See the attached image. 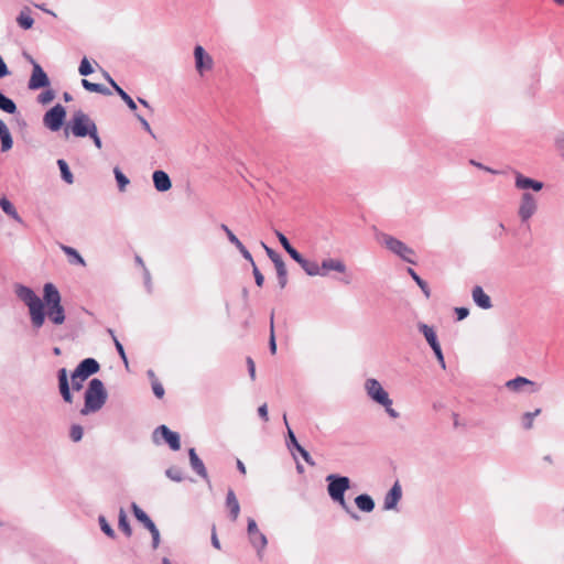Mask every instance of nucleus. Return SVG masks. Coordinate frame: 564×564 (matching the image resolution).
Returning <instances> with one entry per match:
<instances>
[{"label":"nucleus","instance_id":"f257e3e1","mask_svg":"<svg viewBox=\"0 0 564 564\" xmlns=\"http://www.w3.org/2000/svg\"><path fill=\"white\" fill-rule=\"evenodd\" d=\"M14 292L15 295L28 306L32 327L36 330L42 328L45 324L43 301L31 288L23 284L17 283L14 285Z\"/></svg>","mask_w":564,"mask_h":564},{"label":"nucleus","instance_id":"f03ea898","mask_svg":"<svg viewBox=\"0 0 564 564\" xmlns=\"http://www.w3.org/2000/svg\"><path fill=\"white\" fill-rule=\"evenodd\" d=\"M107 397L108 394L104 382L98 378L91 379L85 391V402L83 409L80 410V414L88 415L99 411L105 405Z\"/></svg>","mask_w":564,"mask_h":564},{"label":"nucleus","instance_id":"7ed1b4c3","mask_svg":"<svg viewBox=\"0 0 564 564\" xmlns=\"http://www.w3.org/2000/svg\"><path fill=\"white\" fill-rule=\"evenodd\" d=\"M327 481V491L332 500L339 503V506L348 512L354 519H359V517L350 511V508L345 501V492L350 487V480L346 476H339L336 474H330L326 477Z\"/></svg>","mask_w":564,"mask_h":564},{"label":"nucleus","instance_id":"20e7f679","mask_svg":"<svg viewBox=\"0 0 564 564\" xmlns=\"http://www.w3.org/2000/svg\"><path fill=\"white\" fill-rule=\"evenodd\" d=\"M365 390L367 395L376 403L380 404L384 408L387 414L392 419H398L400 416L399 412H397L392 408V400L389 397V393L383 389L381 383L375 379L369 378L365 382Z\"/></svg>","mask_w":564,"mask_h":564},{"label":"nucleus","instance_id":"39448f33","mask_svg":"<svg viewBox=\"0 0 564 564\" xmlns=\"http://www.w3.org/2000/svg\"><path fill=\"white\" fill-rule=\"evenodd\" d=\"M95 127L96 123L87 113L82 110H77L73 113L72 119L67 122L64 132L66 137H68L69 132H72L77 138H85Z\"/></svg>","mask_w":564,"mask_h":564},{"label":"nucleus","instance_id":"423d86ee","mask_svg":"<svg viewBox=\"0 0 564 564\" xmlns=\"http://www.w3.org/2000/svg\"><path fill=\"white\" fill-rule=\"evenodd\" d=\"M378 239L389 251L400 257L403 261L415 264L413 259L414 250L406 246L403 241L388 234H380Z\"/></svg>","mask_w":564,"mask_h":564},{"label":"nucleus","instance_id":"0eeeda50","mask_svg":"<svg viewBox=\"0 0 564 564\" xmlns=\"http://www.w3.org/2000/svg\"><path fill=\"white\" fill-rule=\"evenodd\" d=\"M248 538L251 545L257 550L259 558H262V552L268 545L267 536L258 529V524L254 519H248L247 527Z\"/></svg>","mask_w":564,"mask_h":564},{"label":"nucleus","instance_id":"6e6552de","mask_svg":"<svg viewBox=\"0 0 564 564\" xmlns=\"http://www.w3.org/2000/svg\"><path fill=\"white\" fill-rule=\"evenodd\" d=\"M65 116V108L57 104L44 115L43 122L50 130L57 131L63 126Z\"/></svg>","mask_w":564,"mask_h":564},{"label":"nucleus","instance_id":"1a4fd4ad","mask_svg":"<svg viewBox=\"0 0 564 564\" xmlns=\"http://www.w3.org/2000/svg\"><path fill=\"white\" fill-rule=\"evenodd\" d=\"M538 209L535 197L531 193H523L521 196L518 215L521 221H528Z\"/></svg>","mask_w":564,"mask_h":564},{"label":"nucleus","instance_id":"9d476101","mask_svg":"<svg viewBox=\"0 0 564 564\" xmlns=\"http://www.w3.org/2000/svg\"><path fill=\"white\" fill-rule=\"evenodd\" d=\"M162 437L173 451H178L181 447L180 435L176 432L171 431L165 425L158 426L153 432V441L159 443V438Z\"/></svg>","mask_w":564,"mask_h":564},{"label":"nucleus","instance_id":"9b49d317","mask_svg":"<svg viewBox=\"0 0 564 564\" xmlns=\"http://www.w3.org/2000/svg\"><path fill=\"white\" fill-rule=\"evenodd\" d=\"M30 62L33 65V70L31 78L29 80V88L32 90H36L40 88H44L50 85L48 77L46 73L43 70L40 64H37L32 57H29Z\"/></svg>","mask_w":564,"mask_h":564},{"label":"nucleus","instance_id":"f8f14e48","mask_svg":"<svg viewBox=\"0 0 564 564\" xmlns=\"http://www.w3.org/2000/svg\"><path fill=\"white\" fill-rule=\"evenodd\" d=\"M195 68L203 75L204 72L210 70L214 66L213 57L206 53L203 46L196 45L194 48Z\"/></svg>","mask_w":564,"mask_h":564},{"label":"nucleus","instance_id":"ddd939ff","mask_svg":"<svg viewBox=\"0 0 564 564\" xmlns=\"http://www.w3.org/2000/svg\"><path fill=\"white\" fill-rule=\"evenodd\" d=\"M100 369L98 361L94 358H86L82 360L75 368V377H80V380H86L90 376L97 373Z\"/></svg>","mask_w":564,"mask_h":564},{"label":"nucleus","instance_id":"4468645a","mask_svg":"<svg viewBox=\"0 0 564 564\" xmlns=\"http://www.w3.org/2000/svg\"><path fill=\"white\" fill-rule=\"evenodd\" d=\"M514 185L518 189H532L534 192H540L544 186L542 182L524 176L517 171L514 172Z\"/></svg>","mask_w":564,"mask_h":564},{"label":"nucleus","instance_id":"2eb2a0df","mask_svg":"<svg viewBox=\"0 0 564 564\" xmlns=\"http://www.w3.org/2000/svg\"><path fill=\"white\" fill-rule=\"evenodd\" d=\"M44 308L62 304V297L57 288L52 283H46L43 288Z\"/></svg>","mask_w":564,"mask_h":564},{"label":"nucleus","instance_id":"dca6fc26","mask_svg":"<svg viewBox=\"0 0 564 564\" xmlns=\"http://www.w3.org/2000/svg\"><path fill=\"white\" fill-rule=\"evenodd\" d=\"M402 497V489L400 484L397 481L391 489L387 492L383 500V509L392 510L397 507L398 502Z\"/></svg>","mask_w":564,"mask_h":564},{"label":"nucleus","instance_id":"f3484780","mask_svg":"<svg viewBox=\"0 0 564 564\" xmlns=\"http://www.w3.org/2000/svg\"><path fill=\"white\" fill-rule=\"evenodd\" d=\"M346 270H347L346 264L344 263V261H341L339 259L327 258V259H324L321 263V271H322L321 276L328 275L329 271L345 273Z\"/></svg>","mask_w":564,"mask_h":564},{"label":"nucleus","instance_id":"a211bd4d","mask_svg":"<svg viewBox=\"0 0 564 564\" xmlns=\"http://www.w3.org/2000/svg\"><path fill=\"white\" fill-rule=\"evenodd\" d=\"M59 393L66 403L73 402V395L69 389V382L67 371L65 368H61L57 372Z\"/></svg>","mask_w":564,"mask_h":564},{"label":"nucleus","instance_id":"6ab92c4d","mask_svg":"<svg viewBox=\"0 0 564 564\" xmlns=\"http://www.w3.org/2000/svg\"><path fill=\"white\" fill-rule=\"evenodd\" d=\"M54 325H62L66 319L65 310L62 304L47 307L45 310V318Z\"/></svg>","mask_w":564,"mask_h":564},{"label":"nucleus","instance_id":"aec40b11","mask_svg":"<svg viewBox=\"0 0 564 564\" xmlns=\"http://www.w3.org/2000/svg\"><path fill=\"white\" fill-rule=\"evenodd\" d=\"M188 456H189V464H191L192 469L198 476H200L202 478L207 480L208 479V474H207L206 467H205L203 460L196 454L195 448H189L188 449Z\"/></svg>","mask_w":564,"mask_h":564},{"label":"nucleus","instance_id":"412c9836","mask_svg":"<svg viewBox=\"0 0 564 564\" xmlns=\"http://www.w3.org/2000/svg\"><path fill=\"white\" fill-rule=\"evenodd\" d=\"M153 184L156 191L166 192L172 187L170 176L164 171L158 170L152 175Z\"/></svg>","mask_w":564,"mask_h":564},{"label":"nucleus","instance_id":"4be33fe9","mask_svg":"<svg viewBox=\"0 0 564 564\" xmlns=\"http://www.w3.org/2000/svg\"><path fill=\"white\" fill-rule=\"evenodd\" d=\"M471 296L474 302L482 310H489L492 307L489 295L485 293L481 286L476 285L473 288Z\"/></svg>","mask_w":564,"mask_h":564},{"label":"nucleus","instance_id":"5701e85b","mask_svg":"<svg viewBox=\"0 0 564 564\" xmlns=\"http://www.w3.org/2000/svg\"><path fill=\"white\" fill-rule=\"evenodd\" d=\"M226 506L229 509L230 519L236 521L240 513V505L232 489L227 492Z\"/></svg>","mask_w":564,"mask_h":564},{"label":"nucleus","instance_id":"b1692460","mask_svg":"<svg viewBox=\"0 0 564 564\" xmlns=\"http://www.w3.org/2000/svg\"><path fill=\"white\" fill-rule=\"evenodd\" d=\"M355 503L357 508L364 512H371L375 509V501L367 494L357 496L355 498Z\"/></svg>","mask_w":564,"mask_h":564},{"label":"nucleus","instance_id":"393cba45","mask_svg":"<svg viewBox=\"0 0 564 564\" xmlns=\"http://www.w3.org/2000/svg\"><path fill=\"white\" fill-rule=\"evenodd\" d=\"M0 207L1 209L11 218H13L17 223L22 224L23 220L20 217L19 213L17 212L14 205L7 198L1 197L0 198Z\"/></svg>","mask_w":564,"mask_h":564},{"label":"nucleus","instance_id":"a878e982","mask_svg":"<svg viewBox=\"0 0 564 564\" xmlns=\"http://www.w3.org/2000/svg\"><path fill=\"white\" fill-rule=\"evenodd\" d=\"M419 330L423 334V336L425 337V339L429 343V345L431 346V348L440 345V343L437 340L436 333L433 329V327H431L424 323H420Z\"/></svg>","mask_w":564,"mask_h":564},{"label":"nucleus","instance_id":"bb28decb","mask_svg":"<svg viewBox=\"0 0 564 564\" xmlns=\"http://www.w3.org/2000/svg\"><path fill=\"white\" fill-rule=\"evenodd\" d=\"M132 511L137 520L140 521L147 529L155 524L137 503H132Z\"/></svg>","mask_w":564,"mask_h":564},{"label":"nucleus","instance_id":"cd10ccee","mask_svg":"<svg viewBox=\"0 0 564 564\" xmlns=\"http://www.w3.org/2000/svg\"><path fill=\"white\" fill-rule=\"evenodd\" d=\"M111 86L115 91L121 97V99L126 102L130 110H137V104L134 100L115 82L111 80Z\"/></svg>","mask_w":564,"mask_h":564},{"label":"nucleus","instance_id":"c85d7f7f","mask_svg":"<svg viewBox=\"0 0 564 564\" xmlns=\"http://www.w3.org/2000/svg\"><path fill=\"white\" fill-rule=\"evenodd\" d=\"M301 268L305 271V273L310 276H321V264H318L316 261H311L307 259H304V261L300 264Z\"/></svg>","mask_w":564,"mask_h":564},{"label":"nucleus","instance_id":"c756f323","mask_svg":"<svg viewBox=\"0 0 564 564\" xmlns=\"http://www.w3.org/2000/svg\"><path fill=\"white\" fill-rule=\"evenodd\" d=\"M62 250L65 254L69 257V262L73 264H79L85 267L86 262L84 258L78 253V251L72 247L68 246H62Z\"/></svg>","mask_w":564,"mask_h":564},{"label":"nucleus","instance_id":"7c9ffc66","mask_svg":"<svg viewBox=\"0 0 564 564\" xmlns=\"http://www.w3.org/2000/svg\"><path fill=\"white\" fill-rule=\"evenodd\" d=\"M0 109L10 115L17 112L15 102L11 98L7 97L2 91H0Z\"/></svg>","mask_w":564,"mask_h":564},{"label":"nucleus","instance_id":"2f4dec72","mask_svg":"<svg viewBox=\"0 0 564 564\" xmlns=\"http://www.w3.org/2000/svg\"><path fill=\"white\" fill-rule=\"evenodd\" d=\"M82 85L88 91L98 93L101 95H110V90L101 84H96L87 79H82Z\"/></svg>","mask_w":564,"mask_h":564},{"label":"nucleus","instance_id":"473e14b6","mask_svg":"<svg viewBox=\"0 0 564 564\" xmlns=\"http://www.w3.org/2000/svg\"><path fill=\"white\" fill-rule=\"evenodd\" d=\"M276 271L278 282L281 289H284L288 283V271L284 261L274 264Z\"/></svg>","mask_w":564,"mask_h":564},{"label":"nucleus","instance_id":"72a5a7b5","mask_svg":"<svg viewBox=\"0 0 564 564\" xmlns=\"http://www.w3.org/2000/svg\"><path fill=\"white\" fill-rule=\"evenodd\" d=\"M528 384H533V382L524 377H517L506 382V387L512 391H520L522 387Z\"/></svg>","mask_w":564,"mask_h":564},{"label":"nucleus","instance_id":"f704fd0d","mask_svg":"<svg viewBox=\"0 0 564 564\" xmlns=\"http://www.w3.org/2000/svg\"><path fill=\"white\" fill-rule=\"evenodd\" d=\"M118 527L127 536H131L132 530L128 521L127 513L122 508L119 510Z\"/></svg>","mask_w":564,"mask_h":564},{"label":"nucleus","instance_id":"c9c22d12","mask_svg":"<svg viewBox=\"0 0 564 564\" xmlns=\"http://www.w3.org/2000/svg\"><path fill=\"white\" fill-rule=\"evenodd\" d=\"M57 165L59 167V171H61V175H62V178L67 183V184H72L74 182V177H73V174L68 167V164L66 163L65 160L63 159H59L57 160Z\"/></svg>","mask_w":564,"mask_h":564},{"label":"nucleus","instance_id":"e433bc0d","mask_svg":"<svg viewBox=\"0 0 564 564\" xmlns=\"http://www.w3.org/2000/svg\"><path fill=\"white\" fill-rule=\"evenodd\" d=\"M113 174L120 192H124L127 185L130 183L129 178L121 172L119 167L113 169Z\"/></svg>","mask_w":564,"mask_h":564},{"label":"nucleus","instance_id":"4c0bfd02","mask_svg":"<svg viewBox=\"0 0 564 564\" xmlns=\"http://www.w3.org/2000/svg\"><path fill=\"white\" fill-rule=\"evenodd\" d=\"M17 22L22 29L29 30L33 26L34 20L29 13L21 11L17 18Z\"/></svg>","mask_w":564,"mask_h":564},{"label":"nucleus","instance_id":"58836bf2","mask_svg":"<svg viewBox=\"0 0 564 564\" xmlns=\"http://www.w3.org/2000/svg\"><path fill=\"white\" fill-rule=\"evenodd\" d=\"M408 273L412 276V279L416 282V284L420 286V289L424 292L426 297H429L430 296V288H429L427 283L424 280H422L412 268H408Z\"/></svg>","mask_w":564,"mask_h":564},{"label":"nucleus","instance_id":"ea45409f","mask_svg":"<svg viewBox=\"0 0 564 564\" xmlns=\"http://www.w3.org/2000/svg\"><path fill=\"white\" fill-rule=\"evenodd\" d=\"M165 475L173 481L181 482L184 479L181 468L172 466L165 470Z\"/></svg>","mask_w":564,"mask_h":564},{"label":"nucleus","instance_id":"a19ab883","mask_svg":"<svg viewBox=\"0 0 564 564\" xmlns=\"http://www.w3.org/2000/svg\"><path fill=\"white\" fill-rule=\"evenodd\" d=\"M269 348L271 354L276 352V343H275V335H274V312L272 311L270 316V339H269Z\"/></svg>","mask_w":564,"mask_h":564},{"label":"nucleus","instance_id":"79ce46f5","mask_svg":"<svg viewBox=\"0 0 564 564\" xmlns=\"http://www.w3.org/2000/svg\"><path fill=\"white\" fill-rule=\"evenodd\" d=\"M98 522L100 524L101 531L109 538L113 539L116 538L115 530L111 528V525L108 523L106 518L104 516H99Z\"/></svg>","mask_w":564,"mask_h":564},{"label":"nucleus","instance_id":"37998d69","mask_svg":"<svg viewBox=\"0 0 564 564\" xmlns=\"http://www.w3.org/2000/svg\"><path fill=\"white\" fill-rule=\"evenodd\" d=\"M541 412L540 409H536L534 412H527L522 416V424L525 430H530L533 425V419L539 415Z\"/></svg>","mask_w":564,"mask_h":564},{"label":"nucleus","instance_id":"c03bdc74","mask_svg":"<svg viewBox=\"0 0 564 564\" xmlns=\"http://www.w3.org/2000/svg\"><path fill=\"white\" fill-rule=\"evenodd\" d=\"M283 421L288 427V447L291 449L292 447L296 449V445H300L293 431L290 429L289 426V423H288V419H286V414L283 415Z\"/></svg>","mask_w":564,"mask_h":564},{"label":"nucleus","instance_id":"a18cd8bd","mask_svg":"<svg viewBox=\"0 0 564 564\" xmlns=\"http://www.w3.org/2000/svg\"><path fill=\"white\" fill-rule=\"evenodd\" d=\"M0 140H1V151L2 152H7L10 149H12L13 140H12L10 131L1 134Z\"/></svg>","mask_w":564,"mask_h":564},{"label":"nucleus","instance_id":"49530a36","mask_svg":"<svg viewBox=\"0 0 564 564\" xmlns=\"http://www.w3.org/2000/svg\"><path fill=\"white\" fill-rule=\"evenodd\" d=\"M78 72L82 76H88L94 72L87 57L82 59Z\"/></svg>","mask_w":564,"mask_h":564},{"label":"nucleus","instance_id":"de8ad7c7","mask_svg":"<svg viewBox=\"0 0 564 564\" xmlns=\"http://www.w3.org/2000/svg\"><path fill=\"white\" fill-rule=\"evenodd\" d=\"M220 228L226 232L228 240L236 246H240L242 242L237 238V236L229 229V227L225 224H221Z\"/></svg>","mask_w":564,"mask_h":564},{"label":"nucleus","instance_id":"09e8293b","mask_svg":"<svg viewBox=\"0 0 564 564\" xmlns=\"http://www.w3.org/2000/svg\"><path fill=\"white\" fill-rule=\"evenodd\" d=\"M261 245L264 248L270 260L273 262V264L283 261L282 257L278 252H275L273 249L269 248L264 242H261Z\"/></svg>","mask_w":564,"mask_h":564},{"label":"nucleus","instance_id":"8fccbe9b","mask_svg":"<svg viewBox=\"0 0 564 564\" xmlns=\"http://www.w3.org/2000/svg\"><path fill=\"white\" fill-rule=\"evenodd\" d=\"M83 427L80 425H72L69 436L74 442H79L83 438Z\"/></svg>","mask_w":564,"mask_h":564},{"label":"nucleus","instance_id":"3c124183","mask_svg":"<svg viewBox=\"0 0 564 564\" xmlns=\"http://www.w3.org/2000/svg\"><path fill=\"white\" fill-rule=\"evenodd\" d=\"M54 97H55L54 91L51 89H47V90L42 91L39 95L37 100H39V102L45 105V104L51 102L54 99Z\"/></svg>","mask_w":564,"mask_h":564},{"label":"nucleus","instance_id":"603ef678","mask_svg":"<svg viewBox=\"0 0 564 564\" xmlns=\"http://www.w3.org/2000/svg\"><path fill=\"white\" fill-rule=\"evenodd\" d=\"M113 343H115V347H116L120 358L124 362L126 367H128V358H127V355H126L122 344L118 340V338L116 336H113Z\"/></svg>","mask_w":564,"mask_h":564},{"label":"nucleus","instance_id":"864d4df0","mask_svg":"<svg viewBox=\"0 0 564 564\" xmlns=\"http://www.w3.org/2000/svg\"><path fill=\"white\" fill-rule=\"evenodd\" d=\"M152 535V547L155 550L158 549L159 544H160V531L159 529L156 528V525H152L151 528L148 529Z\"/></svg>","mask_w":564,"mask_h":564},{"label":"nucleus","instance_id":"5fc2aeb1","mask_svg":"<svg viewBox=\"0 0 564 564\" xmlns=\"http://www.w3.org/2000/svg\"><path fill=\"white\" fill-rule=\"evenodd\" d=\"M296 451L300 453V455L302 456V458L311 466H315V462L313 460L312 456L310 455V453L304 448L302 447L301 445H296Z\"/></svg>","mask_w":564,"mask_h":564},{"label":"nucleus","instance_id":"6e6d98bb","mask_svg":"<svg viewBox=\"0 0 564 564\" xmlns=\"http://www.w3.org/2000/svg\"><path fill=\"white\" fill-rule=\"evenodd\" d=\"M289 256L299 264L304 261V257L293 247H290L289 250H285Z\"/></svg>","mask_w":564,"mask_h":564},{"label":"nucleus","instance_id":"4d7b16f0","mask_svg":"<svg viewBox=\"0 0 564 564\" xmlns=\"http://www.w3.org/2000/svg\"><path fill=\"white\" fill-rule=\"evenodd\" d=\"M152 390L156 398L161 399L164 395V388L158 380H152Z\"/></svg>","mask_w":564,"mask_h":564},{"label":"nucleus","instance_id":"13d9d810","mask_svg":"<svg viewBox=\"0 0 564 564\" xmlns=\"http://www.w3.org/2000/svg\"><path fill=\"white\" fill-rule=\"evenodd\" d=\"M252 273H253V276H254L256 284L258 286H262L263 283H264V276L260 272V270L258 269V267L256 264H253V267H252Z\"/></svg>","mask_w":564,"mask_h":564},{"label":"nucleus","instance_id":"bf43d9fd","mask_svg":"<svg viewBox=\"0 0 564 564\" xmlns=\"http://www.w3.org/2000/svg\"><path fill=\"white\" fill-rule=\"evenodd\" d=\"M137 119L139 120V122L141 123L142 128L153 138V139H156V135L155 133L153 132V130L151 129L149 122L140 115H137Z\"/></svg>","mask_w":564,"mask_h":564},{"label":"nucleus","instance_id":"052dcab7","mask_svg":"<svg viewBox=\"0 0 564 564\" xmlns=\"http://www.w3.org/2000/svg\"><path fill=\"white\" fill-rule=\"evenodd\" d=\"M237 249L239 250V252L241 253V256L251 263V265L253 267L254 261H253V258L251 256V253L247 250V248L241 243L240 246L237 247Z\"/></svg>","mask_w":564,"mask_h":564},{"label":"nucleus","instance_id":"680f3d73","mask_svg":"<svg viewBox=\"0 0 564 564\" xmlns=\"http://www.w3.org/2000/svg\"><path fill=\"white\" fill-rule=\"evenodd\" d=\"M93 141H94V144L96 145L97 149H101L102 147V143H101V140L98 135V132H97V126L95 128H93V130L90 131V133L88 134Z\"/></svg>","mask_w":564,"mask_h":564},{"label":"nucleus","instance_id":"e2e57ef3","mask_svg":"<svg viewBox=\"0 0 564 564\" xmlns=\"http://www.w3.org/2000/svg\"><path fill=\"white\" fill-rule=\"evenodd\" d=\"M436 358H437V361L440 362L441 367L444 369L445 368V360H444V356H443V352H442V348H441V345H437L435 347L432 348Z\"/></svg>","mask_w":564,"mask_h":564},{"label":"nucleus","instance_id":"0e129e2a","mask_svg":"<svg viewBox=\"0 0 564 564\" xmlns=\"http://www.w3.org/2000/svg\"><path fill=\"white\" fill-rule=\"evenodd\" d=\"M85 380H80V377H75V371L72 373V388L75 391H79L83 388V382Z\"/></svg>","mask_w":564,"mask_h":564},{"label":"nucleus","instance_id":"69168bd1","mask_svg":"<svg viewBox=\"0 0 564 564\" xmlns=\"http://www.w3.org/2000/svg\"><path fill=\"white\" fill-rule=\"evenodd\" d=\"M469 163H470L471 165H474V166H476V167L480 169V170H484V171L488 172V173H491V174H498V173H499L497 170H494V169H491V167H489V166H486V165H484V164H481L480 162H477V161H475V160H470V161H469Z\"/></svg>","mask_w":564,"mask_h":564},{"label":"nucleus","instance_id":"338daca9","mask_svg":"<svg viewBox=\"0 0 564 564\" xmlns=\"http://www.w3.org/2000/svg\"><path fill=\"white\" fill-rule=\"evenodd\" d=\"M275 234L284 250H289V248L292 247L289 239L280 231H276Z\"/></svg>","mask_w":564,"mask_h":564},{"label":"nucleus","instance_id":"774afa93","mask_svg":"<svg viewBox=\"0 0 564 564\" xmlns=\"http://www.w3.org/2000/svg\"><path fill=\"white\" fill-rule=\"evenodd\" d=\"M455 313L457 315V319L462 321L468 316L469 310L467 307H456Z\"/></svg>","mask_w":564,"mask_h":564}]
</instances>
